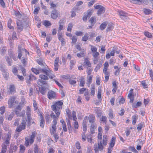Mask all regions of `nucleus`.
<instances>
[{
	"mask_svg": "<svg viewBox=\"0 0 153 153\" xmlns=\"http://www.w3.org/2000/svg\"><path fill=\"white\" fill-rule=\"evenodd\" d=\"M107 25L106 22H104L100 25V28L101 30H102L106 27Z\"/></svg>",
	"mask_w": 153,
	"mask_h": 153,
	"instance_id": "cd10ccee",
	"label": "nucleus"
},
{
	"mask_svg": "<svg viewBox=\"0 0 153 153\" xmlns=\"http://www.w3.org/2000/svg\"><path fill=\"white\" fill-rule=\"evenodd\" d=\"M58 39H59L60 41H61V42L62 43V45H64L65 44V39H64L62 37H59V38H58Z\"/></svg>",
	"mask_w": 153,
	"mask_h": 153,
	"instance_id": "8fccbe9b",
	"label": "nucleus"
},
{
	"mask_svg": "<svg viewBox=\"0 0 153 153\" xmlns=\"http://www.w3.org/2000/svg\"><path fill=\"white\" fill-rule=\"evenodd\" d=\"M143 10L144 13L146 15L150 14L152 12L151 10L146 8L143 9Z\"/></svg>",
	"mask_w": 153,
	"mask_h": 153,
	"instance_id": "a878e982",
	"label": "nucleus"
},
{
	"mask_svg": "<svg viewBox=\"0 0 153 153\" xmlns=\"http://www.w3.org/2000/svg\"><path fill=\"white\" fill-rule=\"evenodd\" d=\"M142 105V103L141 102H138L136 104H133V107L134 108H137L140 106Z\"/></svg>",
	"mask_w": 153,
	"mask_h": 153,
	"instance_id": "ea45409f",
	"label": "nucleus"
},
{
	"mask_svg": "<svg viewBox=\"0 0 153 153\" xmlns=\"http://www.w3.org/2000/svg\"><path fill=\"white\" fill-rule=\"evenodd\" d=\"M17 29L19 31H21L23 29V26L22 23L20 21H18L17 22Z\"/></svg>",
	"mask_w": 153,
	"mask_h": 153,
	"instance_id": "f8f14e48",
	"label": "nucleus"
},
{
	"mask_svg": "<svg viewBox=\"0 0 153 153\" xmlns=\"http://www.w3.org/2000/svg\"><path fill=\"white\" fill-rule=\"evenodd\" d=\"M91 50L93 52H97V48L94 46H91Z\"/></svg>",
	"mask_w": 153,
	"mask_h": 153,
	"instance_id": "338daca9",
	"label": "nucleus"
},
{
	"mask_svg": "<svg viewBox=\"0 0 153 153\" xmlns=\"http://www.w3.org/2000/svg\"><path fill=\"white\" fill-rule=\"evenodd\" d=\"M119 14L121 18H123L124 16L127 15V13L122 11H118Z\"/></svg>",
	"mask_w": 153,
	"mask_h": 153,
	"instance_id": "58836bf2",
	"label": "nucleus"
},
{
	"mask_svg": "<svg viewBox=\"0 0 153 153\" xmlns=\"http://www.w3.org/2000/svg\"><path fill=\"white\" fill-rule=\"evenodd\" d=\"M3 72V75L4 77L6 79H7L9 76V74L8 72H7V70H5V72Z\"/></svg>",
	"mask_w": 153,
	"mask_h": 153,
	"instance_id": "a19ab883",
	"label": "nucleus"
},
{
	"mask_svg": "<svg viewBox=\"0 0 153 153\" xmlns=\"http://www.w3.org/2000/svg\"><path fill=\"white\" fill-rule=\"evenodd\" d=\"M84 53L83 52L80 53H77V56L79 58H80L81 57H83L84 56Z\"/></svg>",
	"mask_w": 153,
	"mask_h": 153,
	"instance_id": "e2e57ef3",
	"label": "nucleus"
},
{
	"mask_svg": "<svg viewBox=\"0 0 153 153\" xmlns=\"http://www.w3.org/2000/svg\"><path fill=\"white\" fill-rule=\"evenodd\" d=\"M0 4L1 6L3 8L5 7L6 6L5 3L3 0H0Z\"/></svg>",
	"mask_w": 153,
	"mask_h": 153,
	"instance_id": "bf43d9fd",
	"label": "nucleus"
},
{
	"mask_svg": "<svg viewBox=\"0 0 153 153\" xmlns=\"http://www.w3.org/2000/svg\"><path fill=\"white\" fill-rule=\"evenodd\" d=\"M43 25L46 27H48L51 25V24L49 21L45 20L43 22Z\"/></svg>",
	"mask_w": 153,
	"mask_h": 153,
	"instance_id": "473e14b6",
	"label": "nucleus"
},
{
	"mask_svg": "<svg viewBox=\"0 0 153 153\" xmlns=\"http://www.w3.org/2000/svg\"><path fill=\"white\" fill-rule=\"evenodd\" d=\"M26 121V119L24 118L22 119L21 124L18 126L16 129V131L17 132H20L22 130H25V129L27 125Z\"/></svg>",
	"mask_w": 153,
	"mask_h": 153,
	"instance_id": "423d86ee",
	"label": "nucleus"
},
{
	"mask_svg": "<svg viewBox=\"0 0 153 153\" xmlns=\"http://www.w3.org/2000/svg\"><path fill=\"white\" fill-rule=\"evenodd\" d=\"M92 75H90L89 76H87V77L86 84L87 85L88 87H89L90 84L92 83Z\"/></svg>",
	"mask_w": 153,
	"mask_h": 153,
	"instance_id": "dca6fc26",
	"label": "nucleus"
},
{
	"mask_svg": "<svg viewBox=\"0 0 153 153\" xmlns=\"http://www.w3.org/2000/svg\"><path fill=\"white\" fill-rule=\"evenodd\" d=\"M141 84L144 88H148L147 85L145 81H143L142 82Z\"/></svg>",
	"mask_w": 153,
	"mask_h": 153,
	"instance_id": "864d4df0",
	"label": "nucleus"
},
{
	"mask_svg": "<svg viewBox=\"0 0 153 153\" xmlns=\"http://www.w3.org/2000/svg\"><path fill=\"white\" fill-rule=\"evenodd\" d=\"M115 141L116 138L114 137H112L109 147L113 148L114 146Z\"/></svg>",
	"mask_w": 153,
	"mask_h": 153,
	"instance_id": "412c9836",
	"label": "nucleus"
},
{
	"mask_svg": "<svg viewBox=\"0 0 153 153\" xmlns=\"http://www.w3.org/2000/svg\"><path fill=\"white\" fill-rule=\"evenodd\" d=\"M83 64L84 65H86L88 67L91 66V64L89 61V59L88 58H86L84 59Z\"/></svg>",
	"mask_w": 153,
	"mask_h": 153,
	"instance_id": "2eb2a0df",
	"label": "nucleus"
},
{
	"mask_svg": "<svg viewBox=\"0 0 153 153\" xmlns=\"http://www.w3.org/2000/svg\"><path fill=\"white\" fill-rule=\"evenodd\" d=\"M23 59L22 60V62L24 66H25L26 65L27 63H26V61L27 59H26L24 57H23Z\"/></svg>",
	"mask_w": 153,
	"mask_h": 153,
	"instance_id": "13d9d810",
	"label": "nucleus"
},
{
	"mask_svg": "<svg viewBox=\"0 0 153 153\" xmlns=\"http://www.w3.org/2000/svg\"><path fill=\"white\" fill-rule=\"evenodd\" d=\"M88 118L89 122L90 123H94V120H95V117L94 115H89Z\"/></svg>",
	"mask_w": 153,
	"mask_h": 153,
	"instance_id": "5701e85b",
	"label": "nucleus"
},
{
	"mask_svg": "<svg viewBox=\"0 0 153 153\" xmlns=\"http://www.w3.org/2000/svg\"><path fill=\"white\" fill-rule=\"evenodd\" d=\"M6 59L9 65L10 66L12 65V60L11 58H10L8 56L6 57Z\"/></svg>",
	"mask_w": 153,
	"mask_h": 153,
	"instance_id": "c85d7f7f",
	"label": "nucleus"
},
{
	"mask_svg": "<svg viewBox=\"0 0 153 153\" xmlns=\"http://www.w3.org/2000/svg\"><path fill=\"white\" fill-rule=\"evenodd\" d=\"M95 9H98L97 14L98 15H100L101 14L104 13L105 9L103 6L100 5H97L95 7Z\"/></svg>",
	"mask_w": 153,
	"mask_h": 153,
	"instance_id": "6e6552de",
	"label": "nucleus"
},
{
	"mask_svg": "<svg viewBox=\"0 0 153 153\" xmlns=\"http://www.w3.org/2000/svg\"><path fill=\"white\" fill-rule=\"evenodd\" d=\"M59 58L56 57L54 63V69L55 71H57L58 69L59 64Z\"/></svg>",
	"mask_w": 153,
	"mask_h": 153,
	"instance_id": "4468645a",
	"label": "nucleus"
},
{
	"mask_svg": "<svg viewBox=\"0 0 153 153\" xmlns=\"http://www.w3.org/2000/svg\"><path fill=\"white\" fill-rule=\"evenodd\" d=\"M57 123V122L56 120H53L52 123V127L50 129L51 133V134L53 135V137L55 138V140L56 142H57L59 139L58 135L56 133V125Z\"/></svg>",
	"mask_w": 153,
	"mask_h": 153,
	"instance_id": "20e7f679",
	"label": "nucleus"
},
{
	"mask_svg": "<svg viewBox=\"0 0 153 153\" xmlns=\"http://www.w3.org/2000/svg\"><path fill=\"white\" fill-rule=\"evenodd\" d=\"M31 70L36 74H39L40 71L48 76L50 79H52L53 77H55V76L52 73V71L48 69L39 68V70H38L36 68H32Z\"/></svg>",
	"mask_w": 153,
	"mask_h": 153,
	"instance_id": "7ed1b4c3",
	"label": "nucleus"
},
{
	"mask_svg": "<svg viewBox=\"0 0 153 153\" xmlns=\"http://www.w3.org/2000/svg\"><path fill=\"white\" fill-rule=\"evenodd\" d=\"M13 114H12L9 115H8L6 117V118L9 120H11L14 116Z\"/></svg>",
	"mask_w": 153,
	"mask_h": 153,
	"instance_id": "09e8293b",
	"label": "nucleus"
},
{
	"mask_svg": "<svg viewBox=\"0 0 153 153\" xmlns=\"http://www.w3.org/2000/svg\"><path fill=\"white\" fill-rule=\"evenodd\" d=\"M45 119H46V123H49L50 122V117L49 114L46 115L45 116Z\"/></svg>",
	"mask_w": 153,
	"mask_h": 153,
	"instance_id": "4d7b16f0",
	"label": "nucleus"
},
{
	"mask_svg": "<svg viewBox=\"0 0 153 153\" xmlns=\"http://www.w3.org/2000/svg\"><path fill=\"white\" fill-rule=\"evenodd\" d=\"M36 62L37 63L41 66L44 65L45 63L43 62V61L41 59H38L36 60Z\"/></svg>",
	"mask_w": 153,
	"mask_h": 153,
	"instance_id": "a18cd8bd",
	"label": "nucleus"
},
{
	"mask_svg": "<svg viewBox=\"0 0 153 153\" xmlns=\"http://www.w3.org/2000/svg\"><path fill=\"white\" fill-rule=\"evenodd\" d=\"M7 51V48L5 47H1L0 48V52L1 54L4 55Z\"/></svg>",
	"mask_w": 153,
	"mask_h": 153,
	"instance_id": "b1692460",
	"label": "nucleus"
},
{
	"mask_svg": "<svg viewBox=\"0 0 153 153\" xmlns=\"http://www.w3.org/2000/svg\"><path fill=\"white\" fill-rule=\"evenodd\" d=\"M51 16L52 19H55L60 16V12L57 10L54 9L52 11Z\"/></svg>",
	"mask_w": 153,
	"mask_h": 153,
	"instance_id": "1a4fd4ad",
	"label": "nucleus"
},
{
	"mask_svg": "<svg viewBox=\"0 0 153 153\" xmlns=\"http://www.w3.org/2000/svg\"><path fill=\"white\" fill-rule=\"evenodd\" d=\"M76 112L75 111H73L72 113V117L73 118V120L74 121H76L77 119V118L76 115Z\"/></svg>",
	"mask_w": 153,
	"mask_h": 153,
	"instance_id": "3c124183",
	"label": "nucleus"
},
{
	"mask_svg": "<svg viewBox=\"0 0 153 153\" xmlns=\"http://www.w3.org/2000/svg\"><path fill=\"white\" fill-rule=\"evenodd\" d=\"M69 83L71 85H74L76 83V81L72 79H70L69 80Z\"/></svg>",
	"mask_w": 153,
	"mask_h": 153,
	"instance_id": "603ef678",
	"label": "nucleus"
},
{
	"mask_svg": "<svg viewBox=\"0 0 153 153\" xmlns=\"http://www.w3.org/2000/svg\"><path fill=\"white\" fill-rule=\"evenodd\" d=\"M95 87L94 85H93L91 88V95L94 96L95 94Z\"/></svg>",
	"mask_w": 153,
	"mask_h": 153,
	"instance_id": "49530a36",
	"label": "nucleus"
},
{
	"mask_svg": "<svg viewBox=\"0 0 153 153\" xmlns=\"http://www.w3.org/2000/svg\"><path fill=\"white\" fill-rule=\"evenodd\" d=\"M8 103L9 105V107L11 108L17 105L18 103V102L16 99L15 97H12L9 100Z\"/></svg>",
	"mask_w": 153,
	"mask_h": 153,
	"instance_id": "0eeeda50",
	"label": "nucleus"
},
{
	"mask_svg": "<svg viewBox=\"0 0 153 153\" xmlns=\"http://www.w3.org/2000/svg\"><path fill=\"white\" fill-rule=\"evenodd\" d=\"M63 104L62 102L61 101H58L55 102L51 106L52 110L56 114L55 115L54 113L53 112H52L51 113V117L53 119V120H56L57 122L58 118L60 114L61 110L62 109Z\"/></svg>",
	"mask_w": 153,
	"mask_h": 153,
	"instance_id": "f257e3e1",
	"label": "nucleus"
},
{
	"mask_svg": "<svg viewBox=\"0 0 153 153\" xmlns=\"http://www.w3.org/2000/svg\"><path fill=\"white\" fill-rule=\"evenodd\" d=\"M5 107L4 106L1 107L0 108V110L1 111V114H3L5 112Z\"/></svg>",
	"mask_w": 153,
	"mask_h": 153,
	"instance_id": "680f3d73",
	"label": "nucleus"
},
{
	"mask_svg": "<svg viewBox=\"0 0 153 153\" xmlns=\"http://www.w3.org/2000/svg\"><path fill=\"white\" fill-rule=\"evenodd\" d=\"M34 77V76L30 74V75H27L26 77V80H32L33 79Z\"/></svg>",
	"mask_w": 153,
	"mask_h": 153,
	"instance_id": "7c9ffc66",
	"label": "nucleus"
},
{
	"mask_svg": "<svg viewBox=\"0 0 153 153\" xmlns=\"http://www.w3.org/2000/svg\"><path fill=\"white\" fill-rule=\"evenodd\" d=\"M37 83L39 85L41 86L45 85H47V86H48L47 80L42 79L39 78L38 80Z\"/></svg>",
	"mask_w": 153,
	"mask_h": 153,
	"instance_id": "ddd939ff",
	"label": "nucleus"
},
{
	"mask_svg": "<svg viewBox=\"0 0 153 153\" xmlns=\"http://www.w3.org/2000/svg\"><path fill=\"white\" fill-rule=\"evenodd\" d=\"M40 92L42 95H45L46 93L47 88L42 86L39 88Z\"/></svg>",
	"mask_w": 153,
	"mask_h": 153,
	"instance_id": "aec40b11",
	"label": "nucleus"
},
{
	"mask_svg": "<svg viewBox=\"0 0 153 153\" xmlns=\"http://www.w3.org/2000/svg\"><path fill=\"white\" fill-rule=\"evenodd\" d=\"M40 117L41 120L40 123V126L42 128H43L44 127V124L45 123L44 120V117L42 115H40Z\"/></svg>",
	"mask_w": 153,
	"mask_h": 153,
	"instance_id": "4be33fe9",
	"label": "nucleus"
},
{
	"mask_svg": "<svg viewBox=\"0 0 153 153\" xmlns=\"http://www.w3.org/2000/svg\"><path fill=\"white\" fill-rule=\"evenodd\" d=\"M80 82L79 84V86H82V87L84 86L85 84V79L83 77H82L80 79Z\"/></svg>",
	"mask_w": 153,
	"mask_h": 153,
	"instance_id": "c756f323",
	"label": "nucleus"
},
{
	"mask_svg": "<svg viewBox=\"0 0 153 153\" xmlns=\"http://www.w3.org/2000/svg\"><path fill=\"white\" fill-rule=\"evenodd\" d=\"M48 76L43 75V74H40L39 75V77L40 79H42L44 80H47L48 79Z\"/></svg>",
	"mask_w": 153,
	"mask_h": 153,
	"instance_id": "bb28decb",
	"label": "nucleus"
},
{
	"mask_svg": "<svg viewBox=\"0 0 153 153\" xmlns=\"http://www.w3.org/2000/svg\"><path fill=\"white\" fill-rule=\"evenodd\" d=\"M144 126L143 123H141L138 124L137 128L138 131H139L141 130L142 128Z\"/></svg>",
	"mask_w": 153,
	"mask_h": 153,
	"instance_id": "e433bc0d",
	"label": "nucleus"
},
{
	"mask_svg": "<svg viewBox=\"0 0 153 153\" xmlns=\"http://www.w3.org/2000/svg\"><path fill=\"white\" fill-rule=\"evenodd\" d=\"M16 92V88L14 85H10L9 88L8 93L9 94H12Z\"/></svg>",
	"mask_w": 153,
	"mask_h": 153,
	"instance_id": "9b49d317",
	"label": "nucleus"
},
{
	"mask_svg": "<svg viewBox=\"0 0 153 153\" xmlns=\"http://www.w3.org/2000/svg\"><path fill=\"white\" fill-rule=\"evenodd\" d=\"M11 137V135L9 133L6 136V140L4 142L6 143L7 145H9L10 143V140Z\"/></svg>",
	"mask_w": 153,
	"mask_h": 153,
	"instance_id": "6ab92c4d",
	"label": "nucleus"
},
{
	"mask_svg": "<svg viewBox=\"0 0 153 153\" xmlns=\"http://www.w3.org/2000/svg\"><path fill=\"white\" fill-rule=\"evenodd\" d=\"M144 35L146 37L149 38H152V35L148 31H145L144 32Z\"/></svg>",
	"mask_w": 153,
	"mask_h": 153,
	"instance_id": "79ce46f5",
	"label": "nucleus"
},
{
	"mask_svg": "<svg viewBox=\"0 0 153 153\" xmlns=\"http://www.w3.org/2000/svg\"><path fill=\"white\" fill-rule=\"evenodd\" d=\"M92 70V69L91 68H87V72L88 75H90L91 74Z\"/></svg>",
	"mask_w": 153,
	"mask_h": 153,
	"instance_id": "0e129e2a",
	"label": "nucleus"
},
{
	"mask_svg": "<svg viewBox=\"0 0 153 153\" xmlns=\"http://www.w3.org/2000/svg\"><path fill=\"white\" fill-rule=\"evenodd\" d=\"M129 149L130 151H131L134 153H137L138 152L135 149L134 147H129Z\"/></svg>",
	"mask_w": 153,
	"mask_h": 153,
	"instance_id": "c03bdc74",
	"label": "nucleus"
},
{
	"mask_svg": "<svg viewBox=\"0 0 153 153\" xmlns=\"http://www.w3.org/2000/svg\"><path fill=\"white\" fill-rule=\"evenodd\" d=\"M35 147L34 149V153H43L42 150H39L38 146L37 144L34 145Z\"/></svg>",
	"mask_w": 153,
	"mask_h": 153,
	"instance_id": "a211bd4d",
	"label": "nucleus"
},
{
	"mask_svg": "<svg viewBox=\"0 0 153 153\" xmlns=\"http://www.w3.org/2000/svg\"><path fill=\"white\" fill-rule=\"evenodd\" d=\"M56 96V94L54 92L52 91H49L48 94V97L50 100L54 98Z\"/></svg>",
	"mask_w": 153,
	"mask_h": 153,
	"instance_id": "9d476101",
	"label": "nucleus"
},
{
	"mask_svg": "<svg viewBox=\"0 0 153 153\" xmlns=\"http://www.w3.org/2000/svg\"><path fill=\"white\" fill-rule=\"evenodd\" d=\"M114 27V24H109L108 25L106 29V31L108 32L110 30H112L113 29Z\"/></svg>",
	"mask_w": 153,
	"mask_h": 153,
	"instance_id": "393cba45",
	"label": "nucleus"
},
{
	"mask_svg": "<svg viewBox=\"0 0 153 153\" xmlns=\"http://www.w3.org/2000/svg\"><path fill=\"white\" fill-rule=\"evenodd\" d=\"M76 35L77 36H81L82 35L83 33L81 31H76L75 32Z\"/></svg>",
	"mask_w": 153,
	"mask_h": 153,
	"instance_id": "774afa93",
	"label": "nucleus"
},
{
	"mask_svg": "<svg viewBox=\"0 0 153 153\" xmlns=\"http://www.w3.org/2000/svg\"><path fill=\"white\" fill-rule=\"evenodd\" d=\"M36 136L35 133L34 132H32L30 138L25 137V145L26 147H27L29 145H31L34 142Z\"/></svg>",
	"mask_w": 153,
	"mask_h": 153,
	"instance_id": "39448f33",
	"label": "nucleus"
},
{
	"mask_svg": "<svg viewBox=\"0 0 153 153\" xmlns=\"http://www.w3.org/2000/svg\"><path fill=\"white\" fill-rule=\"evenodd\" d=\"M70 67L72 68L73 66L75 65L76 63V61L75 60H71L70 61Z\"/></svg>",
	"mask_w": 153,
	"mask_h": 153,
	"instance_id": "5fc2aeb1",
	"label": "nucleus"
},
{
	"mask_svg": "<svg viewBox=\"0 0 153 153\" xmlns=\"http://www.w3.org/2000/svg\"><path fill=\"white\" fill-rule=\"evenodd\" d=\"M132 124L134 125H135L136 122V120L137 119V115H135L133 116L132 117Z\"/></svg>",
	"mask_w": 153,
	"mask_h": 153,
	"instance_id": "c9c22d12",
	"label": "nucleus"
},
{
	"mask_svg": "<svg viewBox=\"0 0 153 153\" xmlns=\"http://www.w3.org/2000/svg\"><path fill=\"white\" fill-rule=\"evenodd\" d=\"M0 70L2 72H5V70H6L5 69V65L3 63L0 64Z\"/></svg>",
	"mask_w": 153,
	"mask_h": 153,
	"instance_id": "4c0bfd02",
	"label": "nucleus"
},
{
	"mask_svg": "<svg viewBox=\"0 0 153 153\" xmlns=\"http://www.w3.org/2000/svg\"><path fill=\"white\" fill-rule=\"evenodd\" d=\"M72 40L71 43L73 46L74 44H75L77 40V38L75 36H73L71 38Z\"/></svg>",
	"mask_w": 153,
	"mask_h": 153,
	"instance_id": "f704fd0d",
	"label": "nucleus"
},
{
	"mask_svg": "<svg viewBox=\"0 0 153 153\" xmlns=\"http://www.w3.org/2000/svg\"><path fill=\"white\" fill-rule=\"evenodd\" d=\"M92 13V10L91 9L89 10L88 11V14L87 16L88 17V18H90V17L91 16Z\"/></svg>",
	"mask_w": 153,
	"mask_h": 153,
	"instance_id": "052dcab7",
	"label": "nucleus"
},
{
	"mask_svg": "<svg viewBox=\"0 0 153 153\" xmlns=\"http://www.w3.org/2000/svg\"><path fill=\"white\" fill-rule=\"evenodd\" d=\"M27 115V125L28 126H30L31 124V121L32 120L31 114H29V113H28Z\"/></svg>",
	"mask_w": 153,
	"mask_h": 153,
	"instance_id": "f3484780",
	"label": "nucleus"
},
{
	"mask_svg": "<svg viewBox=\"0 0 153 153\" xmlns=\"http://www.w3.org/2000/svg\"><path fill=\"white\" fill-rule=\"evenodd\" d=\"M88 34L87 33H86L84 36L82 37V41L85 42L88 40Z\"/></svg>",
	"mask_w": 153,
	"mask_h": 153,
	"instance_id": "37998d69",
	"label": "nucleus"
},
{
	"mask_svg": "<svg viewBox=\"0 0 153 153\" xmlns=\"http://www.w3.org/2000/svg\"><path fill=\"white\" fill-rule=\"evenodd\" d=\"M73 27V25L71 23H69L68 27L67 30L68 31H71V29Z\"/></svg>",
	"mask_w": 153,
	"mask_h": 153,
	"instance_id": "6e6d98bb",
	"label": "nucleus"
},
{
	"mask_svg": "<svg viewBox=\"0 0 153 153\" xmlns=\"http://www.w3.org/2000/svg\"><path fill=\"white\" fill-rule=\"evenodd\" d=\"M108 136L107 135H104L103 136V139L98 142V145L97 144H95L94 146V149L96 153H98L99 150H103V145L104 146H106L108 143Z\"/></svg>",
	"mask_w": 153,
	"mask_h": 153,
	"instance_id": "f03ea898",
	"label": "nucleus"
},
{
	"mask_svg": "<svg viewBox=\"0 0 153 153\" xmlns=\"http://www.w3.org/2000/svg\"><path fill=\"white\" fill-rule=\"evenodd\" d=\"M107 69L106 68H104L103 69V72L104 73L105 76L106 75H110L108 71H107Z\"/></svg>",
	"mask_w": 153,
	"mask_h": 153,
	"instance_id": "69168bd1",
	"label": "nucleus"
},
{
	"mask_svg": "<svg viewBox=\"0 0 153 153\" xmlns=\"http://www.w3.org/2000/svg\"><path fill=\"white\" fill-rule=\"evenodd\" d=\"M89 22L92 24H94L96 22V18L95 17H91L90 20H89Z\"/></svg>",
	"mask_w": 153,
	"mask_h": 153,
	"instance_id": "72a5a7b5",
	"label": "nucleus"
},
{
	"mask_svg": "<svg viewBox=\"0 0 153 153\" xmlns=\"http://www.w3.org/2000/svg\"><path fill=\"white\" fill-rule=\"evenodd\" d=\"M20 149L19 153H23L24 152L25 150V147L24 146L22 145H20Z\"/></svg>",
	"mask_w": 153,
	"mask_h": 153,
	"instance_id": "2f4dec72",
	"label": "nucleus"
},
{
	"mask_svg": "<svg viewBox=\"0 0 153 153\" xmlns=\"http://www.w3.org/2000/svg\"><path fill=\"white\" fill-rule=\"evenodd\" d=\"M97 98L98 99H100L101 98V90L100 88H99L98 89Z\"/></svg>",
	"mask_w": 153,
	"mask_h": 153,
	"instance_id": "de8ad7c7",
	"label": "nucleus"
}]
</instances>
